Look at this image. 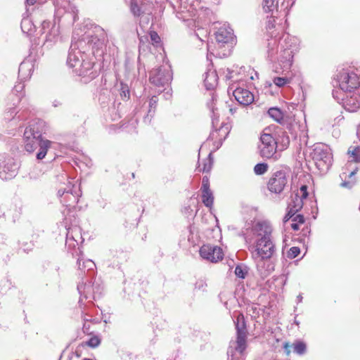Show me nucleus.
Here are the masks:
<instances>
[{"instance_id": "b1692460", "label": "nucleus", "mask_w": 360, "mask_h": 360, "mask_svg": "<svg viewBox=\"0 0 360 360\" xmlns=\"http://www.w3.org/2000/svg\"><path fill=\"white\" fill-rule=\"evenodd\" d=\"M290 348L293 349V352L298 354H303L306 351V345L302 342H296L292 345L286 342L284 345V349L288 355L290 353Z\"/></svg>"}, {"instance_id": "3c124183", "label": "nucleus", "mask_w": 360, "mask_h": 360, "mask_svg": "<svg viewBox=\"0 0 360 360\" xmlns=\"http://www.w3.org/2000/svg\"><path fill=\"white\" fill-rule=\"evenodd\" d=\"M149 117H148V115H147L146 117H145V120H146V119H148Z\"/></svg>"}, {"instance_id": "aec40b11", "label": "nucleus", "mask_w": 360, "mask_h": 360, "mask_svg": "<svg viewBox=\"0 0 360 360\" xmlns=\"http://www.w3.org/2000/svg\"><path fill=\"white\" fill-rule=\"evenodd\" d=\"M216 41L219 46L229 43L233 39V30L229 27H220L215 34Z\"/></svg>"}, {"instance_id": "9d476101", "label": "nucleus", "mask_w": 360, "mask_h": 360, "mask_svg": "<svg viewBox=\"0 0 360 360\" xmlns=\"http://www.w3.org/2000/svg\"><path fill=\"white\" fill-rule=\"evenodd\" d=\"M272 227L268 221H259L252 228L250 233L245 236L246 243L251 244L256 240L271 239Z\"/></svg>"}, {"instance_id": "2eb2a0df", "label": "nucleus", "mask_w": 360, "mask_h": 360, "mask_svg": "<svg viewBox=\"0 0 360 360\" xmlns=\"http://www.w3.org/2000/svg\"><path fill=\"white\" fill-rule=\"evenodd\" d=\"M41 34L44 35L46 42H54L59 36V27L55 22L44 20L41 25Z\"/></svg>"}, {"instance_id": "dca6fc26", "label": "nucleus", "mask_w": 360, "mask_h": 360, "mask_svg": "<svg viewBox=\"0 0 360 360\" xmlns=\"http://www.w3.org/2000/svg\"><path fill=\"white\" fill-rule=\"evenodd\" d=\"M82 65L77 67L74 72L79 76L84 78V82H87L97 76V72L94 70V63L85 58L82 62Z\"/></svg>"}, {"instance_id": "f257e3e1", "label": "nucleus", "mask_w": 360, "mask_h": 360, "mask_svg": "<svg viewBox=\"0 0 360 360\" xmlns=\"http://www.w3.org/2000/svg\"><path fill=\"white\" fill-rule=\"evenodd\" d=\"M339 88L333 90V98L349 112L360 108V78L354 72L342 70L338 75Z\"/></svg>"}, {"instance_id": "72a5a7b5", "label": "nucleus", "mask_w": 360, "mask_h": 360, "mask_svg": "<svg viewBox=\"0 0 360 360\" xmlns=\"http://www.w3.org/2000/svg\"><path fill=\"white\" fill-rule=\"evenodd\" d=\"M268 169V165L266 163H258L254 167V172L257 175L264 174Z\"/></svg>"}, {"instance_id": "ea45409f", "label": "nucleus", "mask_w": 360, "mask_h": 360, "mask_svg": "<svg viewBox=\"0 0 360 360\" xmlns=\"http://www.w3.org/2000/svg\"><path fill=\"white\" fill-rule=\"evenodd\" d=\"M150 37L152 43L153 44H158L160 43V38L159 35L155 32H150Z\"/></svg>"}, {"instance_id": "49530a36", "label": "nucleus", "mask_w": 360, "mask_h": 360, "mask_svg": "<svg viewBox=\"0 0 360 360\" xmlns=\"http://www.w3.org/2000/svg\"><path fill=\"white\" fill-rule=\"evenodd\" d=\"M67 238L68 239H72V240H75V238H73L72 235V233L70 231H68V233H67Z\"/></svg>"}, {"instance_id": "bb28decb", "label": "nucleus", "mask_w": 360, "mask_h": 360, "mask_svg": "<svg viewBox=\"0 0 360 360\" xmlns=\"http://www.w3.org/2000/svg\"><path fill=\"white\" fill-rule=\"evenodd\" d=\"M17 169L18 167L15 164L4 166L3 170L0 172V177L2 179H11L17 174Z\"/></svg>"}, {"instance_id": "e433bc0d", "label": "nucleus", "mask_w": 360, "mask_h": 360, "mask_svg": "<svg viewBox=\"0 0 360 360\" xmlns=\"http://www.w3.org/2000/svg\"><path fill=\"white\" fill-rule=\"evenodd\" d=\"M158 98L156 96H153L148 102V112L156 110L157 103H158Z\"/></svg>"}, {"instance_id": "7ed1b4c3", "label": "nucleus", "mask_w": 360, "mask_h": 360, "mask_svg": "<svg viewBox=\"0 0 360 360\" xmlns=\"http://www.w3.org/2000/svg\"><path fill=\"white\" fill-rule=\"evenodd\" d=\"M46 130V124L41 120H34L30 122L23 134L25 150L29 153H34L39 145V139H43L42 134Z\"/></svg>"}, {"instance_id": "a211bd4d", "label": "nucleus", "mask_w": 360, "mask_h": 360, "mask_svg": "<svg viewBox=\"0 0 360 360\" xmlns=\"http://www.w3.org/2000/svg\"><path fill=\"white\" fill-rule=\"evenodd\" d=\"M150 4H148L143 0H131L129 8L130 11L135 17H139L144 13H150L149 7Z\"/></svg>"}, {"instance_id": "a19ab883", "label": "nucleus", "mask_w": 360, "mask_h": 360, "mask_svg": "<svg viewBox=\"0 0 360 360\" xmlns=\"http://www.w3.org/2000/svg\"><path fill=\"white\" fill-rule=\"evenodd\" d=\"M276 39H271V41L268 43V47L269 49V51L273 52L274 51V46H276ZM271 54H273V53H271Z\"/></svg>"}, {"instance_id": "412c9836", "label": "nucleus", "mask_w": 360, "mask_h": 360, "mask_svg": "<svg viewBox=\"0 0 360 360\" xmlns=\"http://www.w3.org/2000/svg\"><path fill=\"white\" fill-rule=\"evenodd\" d=\"M293 51L287 47L281 51L279 61L283 64L284 69H289L292 63Z\"/></svg>"}, {"instance_id": "6e6552de", "label": "nucleus", "mask_w": 360, "mask_h": 360, "mask_svg": "<svg viewBox=\"0 0 360 360\" xmlns=\"http://www.w3.org/2000/svg\"><path fill=\"white\" fill-rule=\"evenodd\" d=\"M212 124L214 131L211 133L210 137L219 141L224 140L231 128L229 118L226 114H214Z\"/></svg>"}, {"instance_id": "9b49d317", "label": "nucleus", "mask_w": 360, "mask_h": 360, "mask_svg": "<svg viewBox=\"0 0 360 360\" xmlns=\"http://www.w3.org/2000/svg\"><path fill=\"white\" fill-rule=\"evenodd\" d=\"M58 195L66 207H71L78 202L81 191L78 186L68 181L65 188H59Z\"/></svg>"}, {"instance_id": "8fccbe9b", "label": "nucleus", "mask_w": 360, "mask_h": 360, "mask_svg": "<svg viewBox=\"0 0 360 360\" xmlns=\"http://www.w3.org/2000/svg\"><path fill=\"white\" fill-rule=\"evenodd\" d=\"M297 299H298V300H299L300 302H301V301H302V297L301 295H299V296L297 297Z\"/></svg>"}, {"instance_id": "5701e85b", "label": "nucleus", "mask_w": 360, "mask_h": 360, "mask_svg": "<svg viewBox=\"0 0 360 360\" xmlns=\"http://www.w3.org/2000/svg\"><path fill=\"white\" fill-rule=\"evenodd\" d=\"M357 169L358 168L356 167L355 169L349 172L348 174H347V172H342L340 174V177L343 180L342 182L340 184V186L342 187L350 188L354 185L356 181L352 177L356 173Z\"/></svg>"}, {"instance_id": "c756f323", "label": "nucleus", "mask_w": 360, "mask_h": 360, "mask_svg": "<svg viewBox=\"0 0 360 360\" xmlns=\"http://www.w3.org/2000/svg\"><path fill=\"white\" fill-rule=\"evenodd\" d=\"M78 266L82 270H93L96 265L94 262L91 259H86L82 262V264H81V259H79L77 260Z\"/></svg>"}, {"instance_id": "473e14b6", "label": "nucleus", "mask_w": 360, "mask_h": 360, "mask_svg": "<svg viewBox=\"0 0 360 360\" xmlns=\"http://www.w3.org/2000/svg\"><path fill=\"white\" fill-rule=\"evenodd\" d=\"M273 82L278 87H283L290 82V79L287 77H276L274 78Z\"/></svg>"}, {"instance_id": "79ce46f5", "label": "nucleus", "mask_w": 360, "mask_h": 360, "mask_svg": "<svg viewBox=\"0 0 360 360\" xmlns=\"http://www.w3.org/2000/svg\"><path fill=\"white\" fill-rule=\"evenodd\" d=\"M30 23V20L28 19H25L22 21L21 22V27H22V30L23 32H25V26L27 25V24H29Z\"/></svg>"}, {"instance_id": "c85d7f7f", "label": "nucleus", "mask_w": 360, "mask_h": 360, "mask_svg": "<svg viewBox=\"0 0 360 360\" xmlns=\"http://www.w3.org/2000/svg\"><path fill=\"white\" fill-rule=\"evenodd\" d=\"M19 74L24 79L31 75V65L29 63L23 62L20 65Z\"/></svg>"}, {"instance_id": "f03ea898", "label": "nucleus", "mask_w": 360, "mask_h": 360, "mask_svg": "<svg viewBox=\"0 0 360 360\" xmlns=\"http://www.w3.org/2000/svg\"><path fill=\"white\" fill-rule=\"evenodd\" d=\"M107 40L105 30L100 26H95L92 31H89L86 36L72 43L67 63L70 68L75 70L82 62L87 58L85 52L89 49H98Z\"/></svg>"}, {"instance_id": "1a4fd4ad", "label": "nucleus", "mask_w": 360, "mask_h": 360, "mask_svg": "<svg viewBox=\"0 0 360 360\" xmlns=\"http://www.w3.org/2000/svg\"><path fill=\"white\" fill-rule=\"evenodd\" d=\"M250 250L252 251V257L255 259H267L275 253V245L271 239L256 240L250 244Z\"/></svg>"}, {"instance_id": "a18cd8bd", "label": "nucleus", "mask_w": 360, "mask_h": 360, "mask_svg": "<svg viewBox=\"0 0 360 360\" xmlns=\"http://www.w3.org/2000/svg\"><path fill=\"white\" fill-rule=\"evenodd\" d=\"M22 88H23L22 85H20H20H17V86H15V91H18L22 89Z\"/></svg>"}, {"instance_id": "2f4dec72", "label": "nucleus", "mask_w": 360, "mask_h": 360, "mask_svg": "<svg viewBox=\"0 0 360 360\" xmlns=\"http://www.w3.org/2000/svg\"><path fill=\"white\" fill-rule=\"evenodd\" d=\"M276 141L278 142V148L280 150L287 148L290 143L289 137L285 134L280 136L279 139Z\"/></svg>"}, {"instance_id": "c9c22d12", "label": "nucleus", "mask_w": 360, "mask_h": 360, "mask_svg": "<svg viewBox=\"0 0 360 360\" xmlns=\"http://www.w3.org/2000/svg\"><path fill=\"white\" fill-rule=\"evenodd\" d=\"M129 90L127 85H122L120 89V96L123 100H127L129 98Z\"/></svg>"}, {"instance_id": "4468645a", "label": "nucleus", "mask_w": 360, "mask_h": 360, "mask_svg": "<svg viewBox=\"0 0 360 360\" xmlns=\"http://www.w3.org/2000/svg\"><path fill=\"white\" fill-rule=\"evenodd\" d=\"M288 179L286 174L283 171H277L270 178L268 183V188L271 192L280 193L287 184Z\"/></svg>"}, {"instance_id": "37998d69", "label": "nucleus", "mask_w": 360, "mask_h": 360, "mask_svg": "<svg viewBox=\"0 0 360 360\" xmlns=\"http://www.w3.org/2000/svg\"><path fill=\"white\" fill-rule=\"evenodd\" d=\"M110 115L114 116L113 117H111V120H115L120 118V114L115 113V114H110Z\"/></svg>"}, {"instance_id": "ddd939ff", "label": "nucleus", "mask_w": 360, "mask_h": 360, "mask_svg": "<svg viewBox=\"0 0 360 360\" xmlns=\"http://www.w3.org/2000/svg\"><path fill=\"white\" fill-rule=\"evenodd\" d=\"M199 252L203 259L213 263L221 261L224 257L222 249L216 245H203L200 248Z\"/></svg>"}, {"instance_id": "cd10ccee", "label": "nucleus", "mask_w": 360, "mask_h": 360, "mask_svg": "<svg viewBox=\"0 0 360 360\" xmlns=\"http://www.w3.org/2000/svg\"><path fill=\"white\" fill-rule=\"evenodd\" d=\"M290 220H291L290 226L294 231H298L300 225L304 223V218L302 214H295Z\"/></svg>"}, {"instance_id": "c03bdc74", "label": "nucleus", "mask_w": 360, "mask_h": 360, "mask_svg": "<svg viewBox=\"0 0 360 360\" xmlns=\"http://www.w3.org/2000/svg\"><path fill=\"white\" fill-rule=\"evenodd\" d=\"M271 110H276L278 112H281V110L278 108H276V107L269 108L267 112H270Z\"/></svg>"}, {"instance_id": "f3484780", "label": "nucleus", "mask_w": 360, "mask_h": 360, "mask_svg": "<svg viewBox=\"0 0 360 360\" xmlns=\"http://www.w3.org/2000/svg\"><path fill=\"white\" fill-rule=\"evenodd\" d=\"M228 91L229 92L232 91L235 99L241 105H248L254 101L253 94L246 89L241 87L235 88L234 85H232L229 88Z\"/></svg>"}, {"instance_id": "393cba45", "label": "nucleus", "mask_w": 360, "mask_h": 360, "mask_svg": "<svg viewBox=\"0 0 360 360\" xmlns=\"http://www.w3.org/2000/svg\"><path fill=\"white\" fill-rule=\"evenodd\" d=\"M218 76L214 70H208L205 73L204 82L207 89H213L217 84Z\"/></svg>"}, {"instance_id": "423d86ee", "label": "nucleus", "mask_w": 360, "mask_h": 360, "mask_svg": "<svg viewBox=\"0 0 360 360\" xmlns=\"http://www.w3.org/2000/svg\"><path fill=\"white\" fill-rule=\"evenodd\" d=\"M311 156L321 172H326L332 165L333 155L330 148L327 145L322 143L314 145Z\"/></svg>"}, {"instance_id": "f8f14e48", "label": "nucleus", "mask_w": 360, "mask_h": 360, "mask_svg": "<svg viewBox=\"0 0 360 360\" xmlns=\"http://www.w3.org/2000/svg\"><path fill=\"white\" fill-rule=\"evenodd\" d=\"M261 143L259 146L260 154L263 158L278 159V155L276 154L278 148V142L268 133H263L260 137Z\"/></svg>"}, {"instance_id": "20e7f679", "label": "nucleus", "mask_w": 360, "mask_h": 360, "mask_svg": "<svg viewBox=\"0 0 360 360\" xmlns=\"http://www.w3.org/2000/svg\"><path fill=\"white\" fill-rule=\"evenodd\" d=\"M236 328L237 330V337L235 341L231 342L229 349L228 350V355H231L230 360H235L236 352L240 355L243 354L247 347V330L243 314H239L236 319Z\"/></svg>"}, {"instance_id": "7c9ffc66", "label": "nucleus", "mask_w": 360, "mask_h": 360, "mask_svg": "<svg viewBox=\"0 0 360 360\" xmlns=\"http://www.w3.org/2000/svg\"><path fill=\"white\" fill-rule=\"evenodd\" d=\"M202 167H200V165L198 167L199 172H208L211 170L212 166V160L211 158V153L209 154V156L203 160Z\"/></svg>"}, {"instance_id": "09e8293b", "label": "nucleus", "mask_w": 360, "mask_h": 360, "mask_svg": "<svg viewBox=\"0 0 360 360\" xmlns=\"http://www.w3.org/2000/svg\"><path fill=\"white\" fill-rule=\"evenodd\" d=\"M27 3L28 4H33L34 2H33V0H27Z\"/></svg>"}, {"instance_id": "58836bf2", "label": "nucleus", "mask_w": 360, "mask_h": 360, "mask_svg": "<svg viewBox=\"0 0 360 360\" xmlns=\"http://www.w3.org/2000/svg\"><path fill=\"white\" fill-rule=\"evenodd\" d=\"M235 274L238 278H244L246 271L240 266H237L235 269Z\"/></svg>"}, {"instance_id": "de8ad7c7", "label": "nucleus", "mask_w": 360, "mask_h": 360, "mask_svg": "<svg viewBox=\"0 0 360 360\" xmlns=\"http://www.w3.org/2000/svg\"><path fill=\"white\" fill-rule=\"evenodd\" d=\"M226 71L228 72V74H227V75H226V76H225V77H226V79H230V78L231 77V75H229L231 72H230V71H229V69H227V70H226Z\"/></svg>"}, {"instance_id": "4c0bfd02", "label": "nucleus", "mask_w": 360, "mask_h": 360, "mask_svg": "<svg viewBox=\"0 0 360 360\" xmlns=\"http://www.w3.org/2000/svg\"><path fill=\"white\" fill-rule=\"evenodd\" d=\"M300 250L297 247H292L288 252V257L290 258H295L300 254Z\"/></svg>"}, {"instance_id": "6ab92c4d", "label": "nucleus", "mask_w": 360, "mask_h": 360, "mask_svg": "<svg viewBox=\"0 0 360 360\" xmlns=\"http://www.w3.org/2000/svg\"><path fill=\"white\" fill-rule=\"evenodd\" d=\"M202 201L203 204L208 207H212L214 201V196L210 188V181L207 176H204L202 180Z\"/></svg>"}, {"instance_id": "a878e982", "label": "nucleus", "mask_w": 360, "mask_h": 360, "mask_svg": "<svg viewBox=\"0 0 360 360\" xmlns=\"http://www.w3.org/2000/svg\"><path fill=\"white\" fill-rule=\"evenodd\" d=\"M273 120L283 126L288 127L291 125L292 117L290 114H268Z\"/></svg>"}, {"instance_id": "4be33fe9", "label": "nucleus", "mask_w": 360, "mask_h": 360, "mask_svg": "<svg viewBox=\"0 0 360 360\" xmlns=\"http://www.w3.org/2000/svg\"><path fill=\"white\" fill-rule=\"evenodd\" d=\"M52 146V141L43 138L42 139H39V151L36 154V158L38 160H43L49 150Z\"/></svg>"}, {"instance_id": "f704fd0d", "label": "nucleus", "mask_w": 360, "mask_h": 360, "mask_svg": "<svg viewBox=\"0 0 360 360\" xmlns=\"http://www.w3.org/2000/svg\"><path fill=\"white\" fill-rule=\"evenodd\" d=\"M101 343V339L98 336L91 337L86 342V345L91 347H96Z\"/></svg>"}, {"instance_id": "0eeeda50", "label": "nucleus", "mask_w": 360, "mask_h": 360, "mask_svg": "<svg viewBox=\"0 0 360 360\" xmlns=\"http://www.w3.org/2000/svg\"><path fill=\"white\" fill-rule=\"evenodd\" d=\"M307 196V186L305 185H302L299 189L292 193L288 205V213L283 218L284 223H287L290 221V219L302 209L304 200H305Z\"/></svg>"}, {"instance_id": "39448f33", "label": "nucleus", "mask_w": 360, "mask_h": 360, "mask_svg": "<svg viewBox=\"0 0 360 360\" xmlns=\"http://www.w3.org/2000/svg\"><path fill=\"white\" fill-rule=\"evenodd\" d=\"M172 80L171 66L164 63L158 68H153L149 75V81L156 88L158 91L162 92L169 87Z\"/></svg>"}]
</instances>
